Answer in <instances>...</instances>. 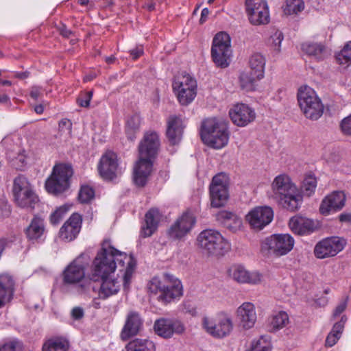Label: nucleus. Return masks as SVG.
<instances>
[{
    "label": "nucleus",
    "mask_w": 351,
    "mask_h": 351,
    "mask_svg": "<svg viewBox=\"0 0 351 351\" xmlns=\"http://www.w3.org/2000/svg\"><path fill=\"white\" fill-rule=\"evenodd\" d=\"M95 197V190L93 187L84 184L82 185L78 193V200L82 204L90 203Z\"/></svg>",
    "instance_id": "44"
},
{
    "label": "nucleus",
    "mask_w": 351,
    "mask_h": 351,
    "mask_svg": "<svg viewBox=\"0 0 351 351\" xmlns=\"http://www.w3.org/2000/svg\"><path fill=\"white\" fill-rule=\"evenodd\" d=\"M0 351H23V346L18 341H11L1 346Z\"/></svg>",
    "instance_id": "48"
},
{
    "label": "nucleus",
    "mask_w": 351,
    "mask_h": 351,
    "mask_svg": "<svg viewBox=\"0 0 351 351\" xmlns=\"http://www.w3.org/2000/svg\"><path fill=\"white\" fill-rule=\"evenodd\" d=\"M195 222L196 219L193 215L186 212L171 226L168 234L173 239H182L190 232Z\"/></svg>",
    "instance_id": "17"
},
{
    "label": "nucleus",
    "mask_w": 351,
    "mask_h": 351,
    "mask_svg": "<svg viewBox=\"0 0 351 351\" xmlns=\"http://www.w3.org/2000/svg\"><path fill=\"white\" fill-rule=\"evenodd\" d=\"M40 88L38 86H33L31 88L29 95L30 97L37 100L41 94Z\"/></svg>",
    "instance_id": "61"
},
{
    "label": "nucleus",
    "mask_w": 351,
    "mask_h": 351,
    "mask_svg": "<svg viewBox=\"0 0 351 351\" xmlns=\"http://www.w3.org/2000/svg\"><path fill=\"white\" fill-rule=\"evenodd\" d=\"M199 134L202 141L215 149L223 147L228 144L229 139L227 124L215 118L204 120Z\"/></svg>",
    "instance_id": "4"
},
{
    "label": "nucleus",
    "mask_w": 351,
    "mask_h": 351,
    "mask_svg": "<svg viewBox=\"0 0 351 351\" xmlns=\"http://www.w3.org/2000/svg\"><path fill=\"white\" fill-rule=\"evenodd\" d=\"M160 143L159 136L154 131H148L139 143L138 147V156L156 159L157 158Z\"/></svg>",
    "instance_id": "15"
},
{
    "label": "nucleus",
    "mask_w": 351,
    "mask_h": 351,
    "mask_svg": "<svg viewBox=\"0 0 351 351\" xmlns=\"http://www.w3.org/2000/svg\"><path fill=\"white\" fill-rule=\"evenodd\" d=\"M263 56L261 53L254 54L250 60V66H263Z\"/></svg>",
    "instance_id": "57"
},
{
    "label": "nucleus",
    "mask_w": 351,
    "mask_h": 351,
    "mask_svg": "<svg viewBox=\"0 0 351 351\" xmlns=\"http://www.w3.org/2000/svg\"><path fill=\"white\" fill-rule=\"evenodd\" d=\"M346 195L342 191H334L324 198L319 211L322 215H327L331 212L341 210L345 205Z\"/></svg>",
    "instance_id": "27"
},
{
    "label": "nucleus",
    "mask_w": 351,
    "mask_h": 351,
    "mask_svg": "<svg viewBox=\"0 0 351 351\" xmlns=\"http://www.w3.org/2000/svg\"><path fill=\"white\" fill-rule=\"evenodd\" d=\"M101 282L98 294L99 298L106 300L109 297L116 295L120 290V282L117 278L108 277L101 278Z\"/></svg>",
    "instance_id": "32"
},
{
    "label": "nucleus",
    "mask_w": 351,
    "mask_h": 351,
    "mask_svg": "<svg viewBox=\"0 0 351 351\" xmlns=\"http://www.w3.org/2000/svg\"><path fill=\"white\" fill-rule=\"evenodd\" d=\"M178 102L182 106H188L195 98L197 95V88L185 89L184 93L182 90L175 93Z\"/></svg>",
    "instance_id": "41"
},
{
    "label": "nucleus",
    "mask_w": 351,
    "mask_h": 351,
    "mask_svg": "<svg viewBox=\"0 0 351 351\" xmlns=\"http://www.w3.org/2000/svg\"><path fill=\"white\" fill-rule=\"evenodd\" d=\"M228 271L230 276L240 283L256 284L261 280V274L256 271L250 273L242 265H233Z\"/></svg>",
    "instance_id": "29"
},
{
    "label": "nucleus",
    "mask_w": 351,
    "mask_h": 351,
    "mask_svg": "<svg viewBox=\"0 0 351 351\" xmlns=\"http://www.w3.org/2000/svg\"><path fill=\"white\" fill-rule=\"evenodd\" d=\"M60 132H66L71 137L72 132V123L69 119H62L58 124Z\"/></svg>",
    "instance_id": "49"
},
{
    "label": "nucleus",
    "mask_w": 351,
    "mask_h": 351,
    "mask_svg": "<svg viewBox=\"0 0 351 351\" xmlns=\"http://www.w3.org/2000/svg\"><path fill=\"white\" fill-rule=\"evenodd\" d=\"M263 77V71H258L256 67H248L239 75L240 87L245 92L255 91Z\"/></svg>",
    "instance_id": "25"
},
{
    "label": "nucleus",
    "mask_w": 351,
    "mask_h": 351,
    "mask_svg": "<svg viewBox=\"0 0 351 351\" xmlns=\"http://www.w3.org/2000/svg\"><path fill=\"white\" fill-rule=\"evenodd\" d=\"M162 215L156 208H150L145 215V221L141 229V235L151 237L158 229Z\"/></svg>",
    "instance_id": "28"
},
{
    "label": "nucleus",
    "mask_w": 351,
    "mask_h": 351,
    "mask_svg": "<svg viewBox=\"0 0 351 351\" xmlns=\"http://www.w3.org/2000/svg\"><path fill=\"white\" fill-rule=\"evenodd\" d=\"M147 286L149 292L156 295L158 301L163 304H167L183 295L180 280L167 273L153 277Z\"/></svg>",
    "instance_id": "3"
},
{
    "label": "nucleus",
    "mask_w": 351,
    "mask_h": 351,
    "mask_svg": "<svg viewBox=\"0 0 351 351\" xmlns=\"http://www.w3.org/2000/svg\"><path fill=\"white\" fill-rule=\"evenodd\" d=\"M289 227L294 234L301 236L309 235L318 228L315 221L300 215L292 217L289 219Z\"/></svg>",
    "instance_id": "23"
},
{
    "label": "nucleus",
    "mask_w": 351,
    "mask_h": 351,
    "mask_svg": "<svg viewBox=\"0 0 351 351\" xmlns=\"http://www.w3.org/2000/svg\"><path fill=\"white\" fill-rule=\"evenodd\" d=\"M263 0H245V12H250L253 16L254 12L257 14H263Z\"/></svg>",
    "instance_id": "46"
},
{
    "label": "nucleus",
    "mask_w": 351,
    "mask_h": 351,
    "mask_svg": "<svg viewBox=\"0 0 351 351\" xmlns=\"http://www.w3.org/2000/svg\"><path fill=\"white\" fill-rule=\"evenodd\" d=\"M45 231L44 219L35 215L29 225L25 230V235L29 240H37L41 237Z\"/></svg>",
    "instance_id": "34"
},
{
    "label": "nucleus",
    "mask_w": 351,
    "mask_h": 351,
    "mask_svg": "<svg viewBox=\"0 0 351 351\" xmlns=\"http://www.w3.org/2000/svg\"><path fill=\"white\" fill-rule=\"evenodd\" d=\"M202 324L206 332L216 338L228 336L233 328L231 317L223 312L219 313L215 320L204 317Z\"/></svg>",
    "instance_id": "12"
},
{
    "label": "nucleus",
    "mask_w": 351,
    "mask_h": 351,
    "mask_svg": "<svg viewBox=\"0 0 351 351\" xmlns=\"http://www.w3.org/2000/svg\"><path fill=\"white\" fill-rule=\"evenodd\" d=\"M299 107L306 119H319L324 113V105L316 92L310 86H300L297 93Z\"/></svg>",
    "instance_id": "6"
},
{
    "label": "nucleus",
    "mask_w": 351,
    "mask_h": 351,
    "mask_svg": "<svg viewBox=\"0 0 351 351\" xmlns=\"http://www.w3.org/2000/svg\"><path fill=\"white\" fill-rule=\"evenodd\" d=\"M143 325V320L140 313L134 311H129L121 332V339L127 341L132 337L138 335L142 329Z\"/></svg>",
    "instance_id": "21"
},
{
    "label": "nucleus",
    "mask_w": 351,
    "mask_h": 351,
    "mask_svg": "<svg viewBox=\"0 0 351 351\" xmlns=\"http://www.w3.org/2000/svg\"><path fill=\"white\" fill-rule=\"evenodd\" d=\"M245 219L249 223L251 229L255 231L263 229V206L252 208L245 215Z\"/></svg>",
    "instance_id": "35"
},
{
    "label": "nucleus",
    "mask_w": 351,
    "mask_h": 351,
    "mask_svg": "<svg viewBox=\"0 0 351 351\" xmlns=\"http://www.w3.org/2000/svg\"><path fill=\"white\" fill-rule=\"evenodd\" d=\"M183 309L186 313H189L192 316H195L197 314L196 308L190 302L184 303Z\"/></svg>",
    "instance_id": "59"
},
{
    "label": "nucleus",
    "mask_w": 351,
    "mask_h": 351,
    "mask_svg": "<svg viewBox=\"0 0 351 351\" xmlns=\"http://www.w3.org/2000/svg\"><path fill=\"white\" fill-rule=\"evenodd\" d=\"M284 38L282 33L276 28H273L267 40V45L275 53L280 51L281 43Z\"/></svg>",
    "instance_id": "40"
},
{
    "label": "nucleus",
    "mask_w": 351,
    "mask_h": 351,
    "mask_svg": "<svg viewBox=\"0 0 351 351\" xmlns=\"http://www.w3.org/2000/svg\"><path fill=\"white\" fill-rule=\"evenodd\" d=\"M141 122V118L139 114H134L128 118L125 127V132L128 140L134 141L136 138L137 133L140 131V125Z\"/></svg>",
    "instance_id": "38"
},
{
    "label": "nucleus",
    "mask_w": 351,
    "mask_h": 351,
    "mask_svg": "<svg viewBox=\"0 0 351 351\" xmlns=\"http://www.w3.org/2000/svg\"><path fill=\"white\" fill-rule=\"evenodd\" d=\"M344 323L345 322L343 320L342 318L341 321L334 324L330 332L335 333V335H337L338 337H340L344 328Z\"/></svg>",
    "instance_id": "53"
},
{
    "label": "nucleus",
    "mask_w": 351,
    "mask_h": 351,
    "mask_svg": "<svg viewBox=\"0 0 351 351\" xmlns=\"http://www.w3.org/2000/svg\"><path fill=\"white\" fill-rule=\"evenodd\" d=\"M118 160L117 154L112 152H106L100 158L98 171L100 176L106 181H112L117 176Z\"/></svg>",
    "instance_id": "18"
},
{
    "label": "nucleus",
    "mask_w": 351,
    "mask_h": 351,
    "mask_svg": "<svg viewBox=\"0 0 351 351\" xmlns=\"http://www.w3.org/2000/svg\"><path fill=\"white\" fill-rule=\"evenodd\" d=\"M82 223V216L77 213H73L60 228V238L67 242L75 240L81 230Z\"/></svg>",
    "instance_id": "19"
},
{
    "label": "nucleus",
    "mask_w": 351,
    "mask_h": 351,
    "mask_svg": "<svg viewBox=\"0 0 351 351\" xmlns=\"http://www.w3.org/2000/svg\"><path fill=\"white\" fill-rule=\"evenodd\" d=\"M29 75V73L28 71H25V72H20V73H15V77L19 78V79H21V80H24L25 78H27Z\"/></svg>",
    "instance_id": "64"
},
{
    "label": "nucleus",
    "mask_w": 351,
    "mask_h": 351,
    "mask_svg": "<svg viewBox=\"0 0 351 351\" xmlns=\"http://www.w3.org/2000/svg\"><path fill=\"white\" fill-rule=\"evenodd\" d=\"M14 291V280L10 275L2 274L0 275V308L9 302L13 298Z\"/></svg>",
    "instance_id": "31"
},
{
    "label": "nucleus",
    "mask_w": 351,
    "mask_h": 351,
    "mask_svg": "<svg viewBox=\"0 0 351 351\" xmlns=\"http://www.w3.org/2000/svg\"><path fill=\"white\" fill-rule=\"evenodd\" d=\"M289 319L288 314L283 311L274 314L268 325V330L270 332H275L283 328L289 323Z\"/></svg>",
    "instance_id": "39"
},
{
    "label": "nucleus",
    "mask_w": 351,
    "mask_h": 351,
    "mask_svg": "<svg viewBox=\"0 0 351 351\" xmlns=\"http://www.w3.org/2000/svg\"><path fill=\"white\" fill-rule=\"evenodd\" d=\"M57 29L60 34L64 38H69L73 34V32L63 23L60 24Z\"/></svg>",
    "instance_id": "56"
},
{
    "label": "nucleus",
    "mask_w": 351,
    "mask_h": 351,
    "mask_svg": "<svg viewBox=\"0 0 351 351\" xmlns=\"http://www.w3.org/2000/svg\"><path fill=\"white\" fill-rule=\"evenodd\" d=\"M274 219V210L269 207L265 206V226L270 223Z\"/></svg>",
    "instance_id": "54"
},
{
    "label": "nucleus",
    "mask_w": 351,
    "mask_h": 351,
    "mask_svg": "<svg viewBox=\"0 0 351 351\" xmlns=\"http://www.w3.org/2000/svg\"><path fill=\"white\" fill-rule=\"evenodd\" d=\"M117 262L123 269L126 264L123 276V286L124 290L128 291L136 266V261L132 254L128 256L126 253L114 248L111 245L110 239H104L102 241L101 248L93 261L91 280L99 282L101 278L110 276L116 269Z\"/></svg>",
    "instance_id": "1"
},
{
    "label": "nucleus",
    "mask_w": 351,
    "mask_h": 351,
    "mask_svg": "<svg viewBox=\"0 0 351 351\" xmlns=\"http://www.w3.org/2000/svg\"><path fill=\"white\" fill-rule=\"evenodd\" d=\"M80 258H76L71 263L62 273L63 282L65 285H73L79 283L76 290L80 294H83L89 291L93 286L91 277L89 279L85 278V267L79 263Z\"/></svg>",
    "instance_id": "9"
},
{
    "label": "nucleus",
    "mask_w": 351,
    "mask_h": 351,
    "mask_svg": "<svg viewBox=\"0 0 351 351\" xmlns=\"http://www.w3.org/2000/svg\"><path fill=\"white\" fill-rule=\"evenodd\" d=\"M345 241L339 237L326 238L315 245L314 254L320 259L334 256L343 249Z\"/></svg>",
    "instance_id": "14"
},
{
    "label": "nucleus",
    "mask_w": 351,
    "mask_h": 351,
    "mask_svg": "<svg viewBox=\"0 0 351 351\" xmlns=\"http://www.w3.org/2000/svg\"><path fill=\"white\" fill-rule=\"evenodd\" d=\"M256 313L254 305L251 302L243 303L237 310V319L239 326L243 330L254 327L256 322Z\"/></svg>",
    "instance_id": "26"
},
{
    "label": "nucleus",
    "mask_w": 351,
    "mask_h": 351,
    "mask_svg": "<svg viewBox=\"0 0 351 351\" xmlns=\"http://www.w3.org/2000/svg\"><path fill=\"white\" fill-rule=\"evenodd\" d=\"M294 243V239L289 234H274L265 240L268 250L276 256L288 254L293 249Z\"/></svg>",
    "instance_id": "13"
},
{
    "label": "nucleus",
    "mask_w": 351,
    "mask_h": 351,
    "mask_svg": "<svg viewBox=\"0 0 351 351\" xmlns=\"http://www.w3.org/2000/svg\"><path fill=\"white\" fill-rule=\"evenodd\" d=\"M196 244L204 253L217 257L224 256L231 248L228 241L215 229L202 230L197 237Z\"/></svg>",
    "instance_id": "5"
},
{
    "label": "nucleus",
    "mask_w": 351,
    "mask_h": 351,
    "mask_svg": "<svg viewBox=\"0 0 351 351\" xmlns=\"http://www.w3.org/2000/svg\"><path fill=\"white\" fill-rule=\"evenodd\" d=\"M196 80L189 73H183L175 77L172 84L174 93L182 90L184 93L185 89L197 88Z\"/></svg>",
    "instance_id": "36"
},
{
    "label": "nucleus",
    "mask_w": 351,
    "mask_h": 351,
    "mask_svg": "<svg viewBox=\"0 0 351 351\" xmlns=\"http://www.w3.org/2000/svg\"><path fill=\"white\" fill-rule=\"evenodd\" d=\"M216 219L233 233L240 230L243 225L242 219L237 214L226 210L219 211L216 214Z\"/></svg>",
    "instance_id": "30"
},
{
    "label": "nucleus",
    "mask_w": 351,
    "mask_h": 351,
    "mask_svg": "<svg viewBox=\"0 0 351 351\" xmlns=\"http://www.w3.org/2000/svg\"><path fill=\"white\" fill-rule=\"evenodd\" d=\"M249 22L253 25H261L263 23V14H257L255 11L253 16L250 14V12H246Z\"/></svg>",
    "instance_id": "51"
},
{
    "label": "nucleus",
    "mask_w": 351,
    "mask_h": 351,
    "mask_svg": "<svg viewBox=\"0 0 351 351\" xmlns=\"http://www.w3.org/2000/svg\"><path fill=\"white\" fill-rule=\"evenodd\" d=\"M69 210V206L67 205H63L58 208L54 212L50 215V222L53 225H58L62 219L64 215Z\"/></svg>",
    "instance_id": "47"
},
{
    "label": "nucleus",
    "mask_w": 351,
    "mask_h": 351,
    "mask_svg": "<svg viewBox=\"0 0 351 351\" xmlns=\"http://www.w3.org/2000/svg\"><path fill=\"white\" fill-rule=\"evenodd\" d=\"M341 128L344 134L351 135V114L342 120Z\"/></svg>",
    "instance_id": "52"
},
{
    "label": "nucleus",
    "mask_w": 351,
    "mask_h": 351,
    "mask_svg": "<svg viewBox=\"0 0 351 351\" xmlns=\"http://www.w3.org/2000/svg\"><path fill=\"white\" fill-rule=\"evenodd\" d=\"M302 50L315 59L322 60L330 55V51L322 43L306 42L302 45Z\"/></svg>",
    "instance_id": "33"
},
{
    "label": "nucleus",
    "mask_w": 351,
    "mask_h": 351,
    "mask_svg": "<svg viewBox=\"0 0 351 351\" xmlns=\"http://www.w3.org/2000/svg\"><path fill=\"white\" fill-rule=\"evenodd\" d=\"M337 62L339 64H351V41L348 42L343 49L335 54Z\"/></svg>",
    "instance_id": "42"
},
{
    "label": "nucleus",
    "mask_w": 351,
    "mask_h": 351,
    "mask_svg": "<svg viewBox=\"0 0 351 351\" xmlns=\"http://www.w3.org/2000/svg\"><path fill=\"white\" fill-rule=\"evenodd\" d=\"M230 37L224 32L217 33L213 40L211 56L217 66H229L231 63L232 50Z\"/></svg>",
    "instance_id": "10"
},
{
    "label": "nucleus",
    "mask_w": 351,
    "mask_h": 351,
    "mask_svg": "<svg viewBox=\"0 0 351 351\" xmlns=\"http://www.w3.org/2000/svg\"><path fill=\"white\" fill-rule=\"evenodd\" d=\"M69 341L63 337H53L47 340L42 348L43 351H68Z\"/></svg>",
    "instance_id": "37"
},
{
    "label": "nucleus",
    "mask_w": 351,
    "mask_h": 351,
    "mask_svg": "<svg viewBox=\"0 0 351 351\" xmlns=\"http://www.w3.org/2000/svg\"><path fill=\"white\" fill-rule=\"evenodd\" d=\"M154 329L156 335L169 339L173 334L181 335L185 331L184 324L178 319L160 318L154 322Z\"/></svg>",
    "instance_id": "16"
},
{
    "label": "nucleus",
    "mask_w": 351,
    "mask_h": 351,
    "mask_svg": "<svg viewBox=\"0 0 351 351\" xmlns=\"http://www.w3.org/2000/svg\"><path fill=\"white\" fill-rule=\"evenodd\" d=\"M271 190L279 204L285 209L295 212L300 208L302 195L287 174L277 176L271 183Z\"/></svg>",
    "instance_id": "2"
},
{
    "label": "nucleus",
    "mask_w": 351,
    "mask_h": 351,
    "mask_svg": "<svg viewBox=\"0 0 351 351\" xmlns=\"http://www.w3.org/2000/svg\"><path fill=\"white\" fill-rule=\"evenodd\" d=\"M73 169L70 164L59 163L53 166L50 176L45 182V189L49 193L59 195L67 191L71 184Z\"/></svg>",
    "instance_id": "7"
},
{
    "label": "nucleus",
    "mask_w": 351,
    "mask_h": 351,
    "mask_svg": "<svg viewBox=\"0 0 351 351\" xmlns=\"http://www.w3.org/2000/svg\"><path fill=\"white\" fill-rule=\"evenodd\" d=\"M229 116L234 124L244 127L255 119L256 114L247 105L237 104L230 108Z\"/></svg>",
    "instance_id": "20"
},
{
    "label": "nucleus",
    "mask_w": 351,
    "mask_h": 351,
    "mask_svg": "<svg viewBox=\"0 0 351 351\" xmlns=\"http://www.w3.org/2000/svg\"><path fill=\"white\" fill-rule=\"evenodd\" d=\"M84 310L81 307H75L72 309L71 315L75 320H79L84 317Z\"/></svg>",
    "instance_id": "60"
},
{
    "label": "nucleus",
    "mask_w": 351,
    "mask_h": 351,
    "mask_svg": "<svg viewBox=\"0 0 351 351\" xmlns=\"http://www.w3.org/2000/svg\"><path fill=\"white\" fill-rule=\"evenodd\" d=\"M229 178L224 173L215 175L209 186L210 205L213 208L224 206L229 199Z\"/></svg>",
    "instance_id": "11"
},
{
    "label": "nucleus",
    "mask_w": 351,
    "mask_h": 351,
    "mask_svg": "<svg viewBox=\"0 0 351 351\" xmlns=\"http://www.w3.org/2000/svg\"><path fill=\"white\" fill-rule=\"evenodd\" d=\"M144 53L143 46H137L134 49L130 51V56L132 60H136L141 57Z\"/></svg>",
    "instance_id": "55"
},
{
    "label": "nucleus",
    "mask_w": 351,
    "mask_h": 351,
    "mask_svg": "<svg viewBox=\"0 0 351 351\" xmlns=\"http://www.w3.org/2000/svg\"><path fill=\"white\" fill-rule=\"evenodd\" d=\"M209 10L206 8H204L201 12V17L199 19V23L203 24L207 19L209 14Z\"/></svg>",
    "instance_id": "62"
},
{
    "label": "nucleus",
    "mask_w": 351,
    "mask_h": 351,
    "mask_svg": "<svg viewBox=\"0 0 351 351\" xmlns=\"http://www.w3.org/2000/svg\"><path fill=\"white\" fill-rule=\"evenodd\" d=\"M12 193L16 205L21 208L32 210L39 202L38 196L24 176L19 175L14 178Z\"/></svg>",
    "instance_id": "8"
},
{
    "label": "nucleus",
    "mask_w": 351,
    "mask_h": 351,
    "mask_svg": "<svg viewBox=\"0 0 351 351\" xmlns=\"http://www.w3.org/2000/svg\"><path fill=\"white\" fill-rule=\"evenodd\" d=\"M185 126L180 116L170 115L167 120L166 137L171 145L178 144L182 140Z\"/></svg>",
    "instance_id": "24"
},
{
    "label": "nucleus",
    "mask_w": 351,
    "mask_h": 351,
    "mask_svg": "<svg viewBox=\"0 0 351 351\" xmlns=\"http://www.w3.org/2000/svg\"><path fill=\"white\" fill-rule=\"evenodd\" d=\"M304 8V3L302 0H287L284 8L285 14H298Z\"/></svg>",
    "instance_id": "43"
},
{
    "label": "nucleus",
    "mask_w": 351,
    "mask_h": 351,
    "mask_svg": "<svg viewBox=\"0 0 351 351\" xmlns=\"http://www.w3.org/2000/svg\"><path fill=\"white\" fill-rule=\"evenodd\" d=\"M340 337L335 333L330 332L326 339V346L328 347L333 346Z\"/></svg>",
    "instance_id": "58"
},
{
    "label": "nucleus",
    "mask_w": 351,
    "mask_h": 351,
    "mask_svg": "<svg viewBox=\"0 0 351 351\" xmlns=\"http://www.w3.org/2000/svg\"><path fill=\"white\" fill-rule=\"evenodd\" d=\"M93 97V92L88 91L85 93L83 95L80 96L77 99V103L82 107H88L90 101Z\"/></svg>",
    "instance_id": "50"
},
{
    "label": "nucleus",
    "mask_w": 351,
    "mask_h": 351,
    "mask_svg": "<svg viewBox=\"0 0 351 351\" xmlns=\"http://www.w3.org/2000/svg\"><path fill=\"white\" fill-rule=\"evenodd\" d=\"M317 180L315 177L312 175H309L304 178L302 184V190L305 195L311 196L315 192Z\"/></svg>",
    "instance_id": "45"
},
{
    "label": "nucleus",
    "mask_w": 351,
    "mask_h": 351,
    "mask_svg": "<svg viewBox=\"0 0 351 351\" xmlns=\"http://www.w3.org/2000/svg\"><path fill=\"white\" fill-rule=\"evenodd\" d=\"M154 159L138 156L134 169V182L138 186L143 187L153 170Z\"/></svg>",
    "instance_id": "22"
},
{
    "label": "nucleus",
    "mask_w": 351,
    "mask_h": 351,
    "mask_svg": "<svg viewBox=\"0 0 351 351\" xmlns=\"http://www.w3.org/2000/svg\"><path fill=\"white\" fill-rule=\"evenodd\" d=\"M339 221L341 222L351 221V214L342 213L339 217Z\"/></svg>",
    "instance_id": "63"
}]
</instances>
